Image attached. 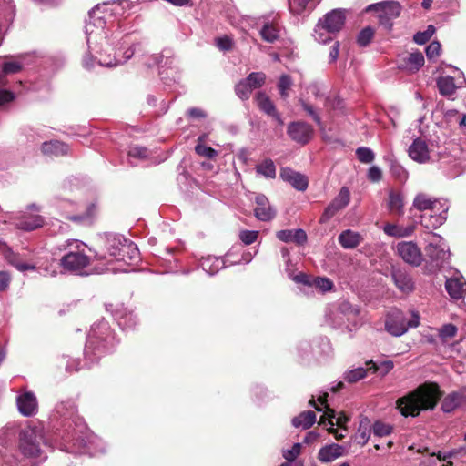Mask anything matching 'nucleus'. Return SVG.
Returning a JSON list of instances; mask_svg holds the SVG:
<instances>
[{
    "mask_svg": "<svg viewBox=\"0 0 466 466\" xmlns=\"http://www.w3.org/2000/svg\"><path fill=\"white\" fill-rule=\"evenodd\" d=\"M131 4L127 0L103 3L94 7L86 22L88 53L83 58L86 69L97 63L101 66L113 67L126 63L135 54V46L128 35L112 31L116 18L124 16Z\"/></svg>",
    "mask_w": 466,
    "mask_h": 466,
    "instance_id": "nucleus-1",
    "label": "nucleus"
},
{
    "mask_svg": "<svg viewBox=\"0 0 466 466\" xmlns=\"http://www.w3.org/2000/svg\"><path fill=\"white\" fill-rule=\"evenodd\" d=\"M48 430L57 447L62 451H70L68 444L86 445L84 434L86 424L77 413L73 400L58 402L49 416Z\"/></svg>",
    "mask_w": 466,
    "mask_h": 466,
    "instance_id": "nucleus-2",
    "label": "nucleus"
},
{
    "mask_svg": "<svg viewBox=\"0 0 466 466\" xmlns=\"http://www.w3.org/2000/svg\"><path fill=\"white\" fill-rule=\"evenodd\" d=\"M87 245L81 240L69 238L54 248L53 255L60 258H53L48 266L40 264L37 268L44 276L55 277L57 274V265L63 270L78 276L89 275L87 268L91 264V257L86 254Z\"/></svg>",
    "mask_w": 466,
    "mask_h": 466,
    "instance_id": "nucleus-3",
    "label": "nucleus"
},
{
    "mask_svg": "<svg viewBox=\"0 0 466 466\" xmlns=\"http://www.w3.org/2000/svg\"><path fill=\"white\" fill-rule=\"evenodd\" d=\"M94 258L106 260V263L118 261L130 265L139 260V250L134 242L124 236L109 233L103 238L102 249L94 252Z\"/></svg>",
    "mask_w": 466,
    "mask_h": 466,
    "instance_id": "nucleus-4",
    "label": "nucleus"
},
{
    "mask_svg": "<svg viewBox=\"0 0 466 466\" xmlns=\"http://www.w3.org/2000/svg\"><path fill=\"white\" fill-rule=\"evenodd\" d=\"M117 341L112 333L109 324L105 319L94 323L87 336L85 348L86 365L96 362L103 355L111 352Z\"/></svg>",
    "mask_w": 466,
    "mask_h": 466,
    "instance_id": "nucleus-5",
    "label": "nucleus"
},
{
    "mask_svg": "<svg viewBox=\"0 0 466 466\" xmlns=\"http://www.w3.org/2000/svg\"><path fill=\"white\" fill-rule=\"evenodd\" d=\"M41 443L46 446H56L51 432L46 435L40 422H31L19 431L18 449L21 454L32 460H45L46 455L41 449Z\"/></svg>",
    "mask_w": 466,
    "mask_h": 466,
    "instance_id": "nucleus-6",
    "label": "nucleus"
},
{
    "mask_svg": "<svg viewBox=\"0 0 466 466\" xmlns=\"http://www.w3.org/2000/svg\"><path fill=\"white\" fill-rule=\"evenodd\" d=\"M425 241L427 242L425 250L428 259L423 268L424 273L438 276L453 270L449 261L450 248L444 238L430 231L426 235Z\"/></svg>",
    "mask_w": 466,
    "mask_h": 466,
    "instance_id": "nucleus-7",
    "label": "nucleus"
},
{
    "mask_svg": "<svg viewBox=\"0 0 466 466\" xmlns=\"http://www.w3.org/2000/svg\"><path fill=\"white\" fill-rule=\"evenodd\" d=\"M441 396L439 384L432 381H425L410 390V417H416L422 410H434Z\"/></svg>",
    "mask_w": 466,
    "mask_h": 466,
    "instance_id": "nucleus-8",
    "label": "nucleus"
},
{
    "mask_svg": "<svg viewBox=\"0 0 466 466\" xmlns=\"http://www.w3.org/2000/svg\"><path fill=\"white\" fill-rule=\"evenodd\" d=\"M31 55L21 54L9 57L3 63L0 72V106L15 99V94L8 87L6 76L20 72L31 63Z\"/></svg>",
    "mask_w": 466,
    "mask_h": 466,
    "instance_id": "nucleus-9",
    "label": "nucleus"
},
{
    "mask_svg": "<svg viewBox=\"0 0 466 466\" xmlns=\"http://www.w3.org/2000/svg\"><path fill=\"white\" fill-rule=\"evenodd\" d=\"M360 309L347 300L339 301L331 311L329 319L335 328H346L351 331L352 328L360 325Z\"/></svg>",
    "mask_w": 466,
    "mask_h": 466,
    "instance_id": "nucleus-10",
    "label": "nucleus"
},
{
    "mask_svg": "<svg viewBox=\"0 0 466 466\" xmlns=\"http://www.w3.org/2000/svg\"><path fill=\"white\" fill-rule=\"evenodd\" d=\"M401 6L396 1H383L370 5L366 7L365 12H375L379 18V22L385 28L390 29L392 26L391 20L400 15Z\"/></svg>",
    "mask_w": 466,
    "mask_h": 466,
    "instance_id": "nucleus-11",
    "label": "nucleus"
},
{
    "mask_svg": "<svg viewBox=\"0 0 466 466\" xmlns=\"http://www.w3.org/2000/svg\"><path fill=\"white\" fill-rule=\"evenodd\" d=\"M258 25L259 26V35L263 41L273 44L280 38L283 26L278 14L272 13L261 16L258 21Z\"/></svg>",
    "mask_w": 466,
    "mask_h": 466,
    "instance_id": "nucleus-12",
    "label": "nucleus"
},
{
    "mask_svg": "<svg viewBox=\"0 0 466 466\" xmlns=\"http://www.w3.org/2000/svg\"><path fill=\"white\" fill-rule=\"evenodd\" d=\"M315 346L309 340H301L298 343L296 350L301 360H308L311 357L318 358L330 351L329 341L326 338H320L314 341Z\"/></svg>",
    "mask_w": 466,
    "mask_h": 466,
    "instance_id": "nucleus-13",
    "label": "nucleus"
},
{
    "mask_svg": "<svg viewBox=\"0 0 466 466\" xmlns=\"http://www.w3.org/2000/svg\"><path fill=\"white\" fill-rule=\"evenodd\" d=\"M347 10L342 8L328 12L319 20V28H324L329 34H337L345 25Z\"/></svg>",
    "mask_w": 466,
    "mask_h": 466,
    "instance_id": "nucleus-14",
    "label": "nucleus"
},
{
    "mask_svg": "<svg viewBox=\"0 0 466 466\" xmlns=\"http://www.w3.org/2000/svg\"><path fill=\"white\" fill-rule=\"evenodd\" d=\"M350 201V191L348 187H343L340 188L339 194L327 206L322 213L319 222L326 223L331 219L339 211L344 209Z\"/></svg>",
    "mask_w": 466,
    "mask_h": 466,
    "instance_id": "nucleus-15",
    "label": "nucleus"
},
{
    "mask_svg": "<svg viewBox=\"0 0 466 466\" xmlns=\"http://www.w3.org/2000/svg\"><path fill=\"white\" fill-rule=\"evenodd\" d=\"M84 438L86 441V445L78 446L74 445V443L68 444L70 447V451H66L67 452H83V450H86L88 453L93 456L98 454H104L107 451V445L106 442L99 437L89 433L86 429V433L84 434Z\"/></svg>",
    "mask_w": 466,
    "mask_h": 466,
    "instance_id": "nucleus-16",
    "label": "nucleus"
},
{
    "mask_svg": "<svg viewBox=\"0 0 466 466\" xmlns=\"http://www.w3.org/2000/svg\"><path fill=\"white\" fill-rule=\"evenodd\" d=\"M450 205L448 201H443L437 212H427L420 216L421 227L432 230L436 229L447 220V213Z\"/></svg>",
    "mask_w": 466,
    "mask_h": 466,
    "instance_id": "nucleus-17",
    "label": "nucleus"
},
{
    "mask_svg": "<svg viewBox=\"0 0 466 466\" xmlns=\"http://www.w3.org/2000/svg\"><path fill=\"white\" fill-rule=\"evenodd\" d=\"M287 133L294 142L306 145L313 136V128L310 125L302 121L291 122L287 128Z\"/></svg>",
    "mask_w": 466,
    "mask_h": 466,
    "instance_id": "nucleus-18",
    "label": "nucleus"
},
{
    "mask_svg": "<svg viewBox=\"0 0 466 466\" xmlns=\"http://www.w3.org/2000/svg\"><path fill=\"white\" fill-rule=\"evenodd\" d=\"M385 329L395 337L404 334L408 329L404 313L397 309H391L387 315Z\"/></svg>",
    "mask_w": 466,
    "mask_h": 466,
    "instance_id": "nucleus-19",
    "label": "nucleus"
},
{
    "mask_svg": "<svg viewBox=\"0 0 466 466\" xmlns=\"http://www.w3.org/2000/svg\"><path fill=\"white\" fill-rule=\"evenodd\" d=\"M16 405L18 411L25 417H33L38 411V401L32 391H24L17 395Z\"/></svg>",
    "mask_w": 466,
    "mask_h": 466,
    "instance_id": "nucleus-20",
    "label": "nucleus"
},
{
    "mask_svg": "<svg viewBox=\"0 0 466 466\" xmlns=\"http://www.w3.org/2000/svg\"><path fill=\"white\" fill-rule=\"evenodd\" d=\"M459 272L453 268L450 272L442 273V277L445 279V289L448 294L455 299H459L463 297L465 293V283L462 282L456 275Z\"/></svg>",
    "mask_w": 466,
    "mask_h": 466,
    "instance_id": "nucleus-21",
    "label": "nucleus"
},
{
    "mask_svg": "<svg viewBox=\"0 0 466 466\" xmlns=\"http://www.w3.org/2000/svg\"><path fill=\"white\" fill-rule=\"evenodd\" d=\"M461 452L462 451L461 450L438 451L437 454H431L426 463L428 466H455Z\"/></svg>",
    "mask_w": 466,
    "mask_h": 466,
    "instance_id": "nucleus-22",
    "label": "nucleus"
},
{
    "mask_svg": "<svg viewBox=\"0 0 466 466\" xmlns=\"http://www.w3.org/2000/svg\"><path fill=\"white\" fill-rule=\"evenodd\" d=\"M231 251L227 253V258H223L222 257H214L211 255L202 257L199 259V266L207 274L213 276L217 274L220 269L227 267V263L229 262L228 258L231 256Z\"/></svg>",
    "mask_w": 466,
    "mask_h": 466,
    "instance_id": "nucleus-23",
    "label": "nucleus"
},
{
    "mask_svg": "<svg viewBox=\"0 0 466 466\" xmlns=\"http://www.w3.org/2000/svg\"><path fill=\"white\" fill-rule=\"evenodd\" d=\"M0 251L5 256L6 261L15 267L18 271L25 272L26 270H35L36 266L34 264L21 262L18 256L13 252L5 241L0 238Z\"/></svg>",
    "mask_w": 466,
    "mask_h": 466,
    "instance_id": "nucleus-24",
    "label": "nucleus"
},
{
    "mask_svg": "<svg viewBox=\"0 0 466 466\" xmlns=\"http://www.w3.org/2000/svg\"><path fill=\"white\" fill-rule=\"evenodd\" d=\"M443 201L447 199H432L430 196L424 193L418 194L412 203V208L416 210L427 212H437L438 208L441 206Z\"/></svg>",
    "mask_w": 466,
    "mask_h": 466,
    "instance_id": "nucleus-25",
    "label": "nucleus"
},
{
    "mask_svg": "<svg viewBox=\"0 0 466 466\" xmlns=\"http://www.w3.org/2000/svg\"><path fill=\"white\" fill-rule=\"evenodd\" d=\"M410 157L419 164H426L430 161V150L428 144L422 138H416L410 145Z\"/></svg>",
    "mask_w": 466,
    "mask_h": 466,
    "instance_id": "nucleus-26",
    "label": "nucleus"
},
{
    "mask_svg": "<svg viewBox=\"0 0 466 466\" xmlns=\"http://www.w3.org/2000/svg\"><path fill=\"white\" fill-rule=\"evenodd\" d=\"M466 401V388L449 393L442 400L441 409L444 413H451Z\"/></svg>",
    "mask_w": 466,
    "mask_h": 466,
    "instance_id": "nucleus-27",
    "label": "nucleus"
},
{
    "mask_svg": "<svg viewBox=\"0 0 466 466\" xmlns=\"http://www.w3.org/2000/svg\"><path fill=\"white\" fill-rule=\"evenodd\" d=\"M460 75H461V80L458 83H455L454 77L450 76L439 77L437 80V86L440 94L444 96H451L455 93L457 88L463 87L466 84V79L462 72H460Z\"/></svg>",
    "mask_w": 466,
    "mask_h": 466,
    "instance_id": "nucleus-28",
    "label": "nucleus"
},
{
    "mask_svg": "<svg viewBox=\"0 0 466 466\" xmlns=\"http://www.w3.org/2000/svg\"><path fill=\"white\" fill-rule=\"evenodd\" d=\"M256 208L254 213L256 218L261 221H269L275 217V211L269 205L268 198L263 194L255 197Z\"/></svg>",
    "mask_w": 466,
    "mask_h": 466,
    "instance_id": "nucleus-29",
    "label": "nucleus"
},
{
    "mask_svg": "<svg viewBox=\"0 0 466 466\" xmlns=\"http://www.w3.org/2000/svg\"><path fill=\"white\" fill-rule=\"evenodd\" d=\"M280 177L289 182L294 188L299 191H305L308 187L309 181L306 176L294 171L289 167L282 168Z\"/></svg>",
    "mask_w": 466,
    "mask_h": 466,
    "instance_id": "nucleus-30",
    "label": "nucleus"
},
{
    "mask_svg": "<svg viewBox=\"0 0 466 466\" xmlns=\"http://www.w3.org/2000/svg\"><path fill=\"white\" fill-rule=\"evenodd\" d=\"M44 218L40 215L23 214L15 219V226L17 229L33 231L44 226Z\"/></svg>",
    "mask_w": 466,
    "mask_h": 466,
    "instance_id": "nucleus-31",
    "label": "nucleus"
},
{
    "mask_svg": "<svg viewBox=\"0 0 466 466\" xmlns=\"http://www.w3.org/2000/svg\"><path fill=\"white\" fill-rule=\"evenodd\" d=\"M114 318L122 329H132L137 323V316L132 310L121 306L114 313Z\"/></svg>",
    "mask_w": 466,
    "mask_h": 466,
    "instance_id": "nucleus-32",
    "label": "nucleus"
},
{
    "mask_svg": "<svg viewBox=\"0 0 466 466\" xmlns=\"http://www.w3.org/2000/svg\"><path fill=\"white\" fill-rule=\"evenodd\" d=\"M345 454V449L343 446L332 443L322 447L318 454V459L321 462H330L339 457Z\"/></svg>",
    "mask_w": 466,
    "mask_h": 466,
    "instance_id": "nucleus-33",
    "label": "nucleus"
},
{
    "mask_svg": "<svg viewBox=\"0 0 466 466\" xmlns=\"http://www.w3.org/2000/svg\"><path fill=\"white\" fill-rule=\"evenodd\" d=\"M41 150L46 156L60 157L69 152V147L61 141L50 140L42 144Z\"/></svg>",
    "mask_w": 466,
    "mask_h": 466,
    "instance_id": "nucleus-34",
    "label": "nucleus"
},
{
    "mask_svg": "<svg viewBox=\"0 0 466 466\" xmlns=\"http://www.w3.org/2000/svg\"><path fill=\"white\" fill-rule=\"evenodd\" d=\"M327 397H328V393H324L322 396H319L318 399V401L319 402L320 406H324V408L326 409L324 415L320 418V423L326 425L325 417H328L329 419V424L330 425L329 432L334 433L335 438L337 440H342L344 438V434L338 433L333 429V426L335 425V423L331 420V419H333L335 417V411L328 407Z\"/></svg>",
    "mask_w": 466,
    "mask_h": 466,
    "instance_id": "nucleus-35",
    "label": "nucleus"
},
{
    "mask_svg": "<svg viewBox=\"0 0 466 466\" xmlns=\"http://www.w3.org/2000/svg\"><path fill=\"white\" fill-rule=\"evenodd\" d=\"M360 235L350 229L342 231L339 236V242L344 248H354L360 243Z\"/></svg>",
    "mask_w": 466,
    "mask_h": 466,
    "instance_id": "nucleus-36",
    "label": "nucleus"
},
{
    "mask_svg": "<svg viewBox=\"0 0 466 466\" xmlns=\"http://www.w3.org/2000/svg\"><path fill=\"white\" fill-rule=\"evenodd\" d=\"M316 421V414L311 410L301 412L299 416L292 419V425L295 428L302 429L310 428Z\"/></svg>",
    "mask_w": 466,
    "mask_h": 466,
    "instance_id": "nucleus-37",
    "label": "nucleus"
},
{
    "mask_svg": "<svg viewBox=\"0 0 466 466\" xmlns=\"http://www.w3.org/2000/svg\"><path fill=\"white\" fill-rule=\"evenodd\" d=\"M258 108L268 116L275 114L277 111L274 103L264 92H258L255 97Z\"/></svg>",
    "mask_w": 466,
    "mask_h": 466,
    "instance_id": "nucleus-38",
    "label": "nucleus"
},
{
    "mask_svg": "<svg viewBox=\"0 0 466 466\" xmlns=\"http://www.w3.org/2000/svg\"><path fill=\"white\" fill-rule=\"evenodd\" d=\"M369 371H370L369 366L350 369L344 372L343 380L349 383H355L366 378Z\"/></svg>",
    "mask_w": 466,
    "mask_h": 466,
    "instance_id": "nucleus-39",
    "label": "nucleus"
},
{
    "mask_svg": "<svg viewBox=\"0 0 466 466\" xmlns=\"http://www.w3.org/2000/svg\"><path fill=\"white\" fill-rule=\"evenodd\" d=\"M370 436V421L367 418L360 420L358 431L355 434V441L360 446H364Z\"/></svg>",
    "mask_w": 466,
    "mask_h": 466,
    "instance_id": "nucleus-40",
    "label": "nucleus"
},
{
    "mask_svg": "<svg viewBox=\"0 0 466 466\" xmlns=\"http://www.w3.org/2000/svg\"><path fill=\"white\" fill-rule=\"evenodd\" d=\"M173 58L171 57L170 51H165L162 54H155L150 56V61L148 62V66H158L161 68L170 67L173 64Z\"/></svg>",
    "mask_w": 466,
    "mask_h": 466,
    "instance_id": "nucleus-41",
    "label": "nucleus"
},
{
    "mask_svg": "<svg viewBox=\"0 0 466 466\" xmlns=\"http://www.w3.org/2000/svg\"><path fill=\"white\" fill-rule=\"evenodd\" d=\"M256 171L266 178H274L276 177V166L269 158L264 159L261 163L258 164Z\"/></svg>",
    "mask_w": 466,
    "mask_h": 466,
    "instance_id": "nucleus-42",
    "label": "nucleus"
},
{
    "mask_svg": "<svg viewBox=\"0 0 466 466\" xmlns=\"http://www.w3.org/2000/svg\"><path fill=\"white\" fill-rule=\"evenodd\" d=\"M389 209L391 213L394 214H403V198L400 195V193L396 191H390L389 194Z\"/></svg>",
    "mask_w": 466,
    "mask_h": 466,
    "instance_id": "nucleus-43",
    "label": "nucleus"
},
{
    "mask_svg": "<svg viewBox=\"0 0 466 466\" xmlns=\"http://www.w3.org/2000/svg\"><path fill=\"white\" fill-rule=\"evenodd\" d=\"M366 366H369L372 373L379 372L380 375L385 376L392 370L393 362L391 360H385L377 364L373 360H369L366 362Z\"/></svg>",
    "mask_w": 466,
    "mask_h": 466,
    "instance_id": "nucleus-44",
    "label": "nucleus"
},
{
    "mask_svg": "<svg viewBox=\"0 0 466 466\" xmlns=\"http://www.w3.org/2000/svg\"><path fill=\"white\" fill-rule=\"evenodd\" d=\"M391 275L396 287L400 291L406 293L408 290V277L406 271L393 268Z\"/></svg>",
    "mask_w": 466,
    "mask_h": 466,
    "instance_id": "nucleus-45",
    "label": "nucleus"
},
{
    "mask_svg": "<svg viewBox=\"0 0 466 466\" xmlns=\"http://www.w3.org/2000/svg\"><path fill=\"white\" fill-rule=\"evenodd\" d=\"M205 135L198 137V144L195 147V151L198 155L207 157L208 159L214 158L218 155V151L214 148L205 146L202 142L205 139Z\"/></svg>",
    "mask_w": 466,
    "mask_h": 466,
    "instance_id": "nucleus-46",
    "label": "nucleus"
},
{
    "mask_svg": "<svg viewBox=\"0 0 466 466\" xmlns=\"http://www.w3.org/2000/svg\"><path fill=\"white\" fill-rule=\"evenodd\" d=\"M312 5V0H289L291 12L299 15L308 9H311Z\"/></svg>",
    "mask_w": 466,
    "mask_h": 466,
    "instance_id": "nucleus-47",
    "label": "nucleus"
},
{
    "mask_svg": "<svg viewBox=\"0 0 466 466\" xmlns=\"http://www.w3.org/2000/svg\"><path fill=\"white\" fill-rule=\"evenodd\" d=\"M253 88L246 82L245 79L240 80L235 86V92L238 97L246 101L250 97Z\"/></svg>",
    "mask_w": 466,
    "mask_h": 466,
    "instance_id": "nucleus-48",
    "label": "nucleus"
},
{
    "mask_svg": "<svg viewBox=\"0 0 466 466\" xmlns=\"http://www.w3.org/2000/svg\"><path fill=\"white\" fill-rule=\"evenodd\" d=\"M245 80L254 90L264 85L266 76L262 72H252L245 78Z\"/></svg>",
    "mask_w": 466,
    "mask_h": 466,
    "instance_id": "nucleus-49",
    "label": "nucleus"
},
{
    "mask_svg": "<svg viewBox=\"0 0 466 466\" xmlns=\"http://www.w3.org/2000/svg\"><path fill=\"white\" fill-rule=\"evenodd\" d=\"M435 33V27L432 25H429L426 30L417 32L413 35V41L418 45L426 44Z\"/></svg>",
    "mask_w": 466,
    "mask_h": 466,
    "instance_id": "nucleus-50",
    "label": "nucleus"
},
{
    "mask_svg": "<svg viewBox=\"0 0 466 466\" xmlns=\"http://www.w3.org/2000/svg\"><path fill=\"white\" fill-rule=\"evenodd\" d=\"M374 36V30L370 26L363 28L357 36V43L360 46H367Z\"/></svg>",
    "mask_w": 466,
    "mask_h": 466,
    "instance_id": "nucleus-51",
    "label": "nucleus"
},
{
    "mask_svg": "<svg viewBox=\"0 0 466 466\" xmlns=\"http://www.w3.org/2000/svg\"><path fill=\"white\" fill-rule=\"evenodd\" d=\"M356 156L360 162L364 164L371 163L374 160V152L366 147H360L356 149Z\"/></svg>",
    "mask_w": 466,
    "mask_h": 466,
    "instance_id": "nucleus-52",
    "label": "nucleus"
},
{
    "mask_svg": "<svg viewBox=\"0 0 466 466\" xmlns=\"http://www.w3.org/2000/svg\"><path fill=\"white\" fill-rule=\"evenodd\" d=\"M311 287H315L324 293L332 289L333 282L329 278L317 277L312 279Z\"/></svg>",
    "mask_w": 466,
    "mask_h": 466,
    "instance_id": "nucleus-53",
    "label": "nucleus"
},
{
    "mask_svg": "<svg viewBox=\"0 0 466 466\" xmlns=\"http://www.w3.org/2000/svg\"><path fill=\"white\" fill-rule=\"evenodd\" d=\"M292 86V80L289 76L282 75L280 76L278 83V89L279 91L280 96L283 99H286L289 96V89Z\"/></svg>",
    "mask_w": 466,
    "mask_h": 466,
    "instance_id": "nucleus-54",
    "label": "nucleus"
},
{
    "mask_svg": "<svg viewBox=\"0 0 466 466\" xmlns=\"http://www.w3.org/2000/svg\"><path fill=\"white\" fill-rule=\"evenodd\" d=\"M422 255L417 244L410 240V266H420Z\"/></svg>",
    "mask_w": 466,
    "mask_h": 466,
    "instance_id": "nucleus-55",
    "label": "nucleus"
},
{
    "mask_svg": "<svg viewBox=\"0 0 466 466\" xmlns=\"http://www.w3.org/2000/svg\"><path fill=\"white\" fill-rule=\"evenodd\" d=\"M286 273L288 277L296 283H300L311 287L313 278L309 277V275L302 272L294 274L293 271H290L288 268L286 269Z\"/></svg>",
    "mask_w": 466,
    "mask_h": 466,
    "instance_id": "nucleus-56",
    "label": "nucleus"
},
{
    "mask_svg": "<svg viewBox=\"0 0 466 466\" xmlns=\"http://www.w3.org/2000/svg\"><path fill=\"white\" fill-rule=\"evenodd\" d=\"M424 65V56L420 52L410 53V72L418 71Z\"/></svg>",
    "mask_w": 466,
    "mask_h": 466,
    "instance_id": "nucleus-57",
    "label": "nucleus"
},
{
    "mask_svg": "<svg viewBox=\"0 0 466 466\" xmlns=\"http://www.w3.org/2000/svg\"><path fill=\"white\" fill-rule=\"evenodd\" d=\"M149 155V151L147 147L140 146H131L128 150L129 158L146 159Z\"/></svg>",
    "mask_w": 466,
    "mask_h": 466,
    "instance_id": "nucleus-58",
    "label": "nucleus"
},
{
    "mask_svg": "<svg viewBox=\"0 0 466 466\" xmlns=\"http://www.w3.org/2000/svg\"><path fill=\"white\" fill-rule=\"evenodd\" d=\"M383 230L387 235L393 237H405L408 235V228H400L393 224L385 225Z\"/></svg>",
    "mask_w": 466,
    "mask_h": 466,
    "instance_id": "nucleus-59",
    "label": "nucleus"
},
{
    "mask_svg": "<svg viewBox=\"0 0 466 466\" xmlns=\"http://www.w3.org/2000/svg\"><path fill=\"white\" fill-rule=\"evenodd\" d=\"M373 433L378 437H384L390 434L392 428L390 425L383 423L381 421H376L372 427Z\"/></svg>",
    "mask_w": 466,
    "mask_h": 466,
    "instance_id": "nucleus-60",
    "label": "nucleus"
},
{
    "mask_svg": "<svg viewBox=\"0 0 466 466\" xmlns=\"http://www.w3.org/2000/svg\"><path fill=\"white\" fill-rule=\"evenodd\" d=\"M65 217L76 224L89 225L92 223V218L89 211L81 215L65 214Z\"/></svg>",
    "mask_w": 466,
    "mask_h": 466,
    "instance_id": "nucleus-61",
    "label": "nucleus"
},
{
    "mask_svg": "<svg viewBox=\"0 0 466 466\" xmlns=\"http://www.w3.org/2000/svg\"><path fill=\"white\" fill-rule=\"evenodd\" d=\"M233 39L228 35H223L215 39L216 46L221 51H229L233 47Z\"/></svg>",
    "mask_w": 466,
    "mask_h": 466,
    "instance_id": "nucleus-62",
    "label": "nucleus"
},
{
    "mask_svg": "<svg viewBox=\"0 0 466 466\" xmlns=\"http://www.w3.org/2000/svg\"><path fill=\"white\" fill-rule=\"evenodd\" d=\"M258 237V231L256 230H242L239 233V239L245 245H250L254 243Z\"/></svg>",
    "mask_w": 466,
    "mask_h": 466,
    "instance_id": "nucleus-63",
    "label": "nucleus"
},
{
    "mask_svg": "<svg viewBox=\"0 0 466 466\" xmlns=\"http://www.w3.org/2000/svg\"><path fill=\"white\" fill-rule=\"evenodd\" d=\"M330 35L331 34L327 33L324 28H319V23L316 25L313 35L316 41L321 44H326L332 39Z\"/></svg>",
    "mask_w": 466,
    "mask_h": 466,
    "instance_id": "nucleus-64",
    "label": "nucleus"
}]
</instances>
